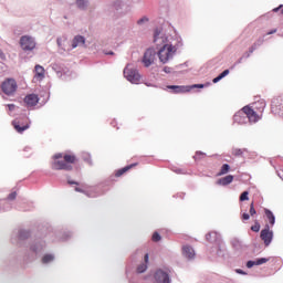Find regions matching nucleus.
I'll return each mask as SVG.
<instances>
[{
    "label": "nucleus",
    "mask_w": 283,
    "mask_h": 283,
    "mask_svg": "<svg viewBox=\"0 0 283 283\" xmlns=\"http://www.w3.org/2000/svg\"><path fill=\"white\" fill-rule=\"evenodd\" d=\"M148 21H149V18L144 17V18H142V19H139V20L137 21V24H138V25H143V23H147Z\"/></svg>",
    "instance_id": "f704fd0d"
},
{
    "label": "nucleus",
    "mask_w": 283,
    "mask_h": 283,
    "mask_svg": "<svg viewBox=\"0 0 283 283\" xmlns=\"http://www.w3.org/2000/svg\"><path fill=\"white\" fill-rule=\"evenodd\" d=\"M155 43H156V41H158V35L157 34H155Z\"/></svg>",
    "instance_id": "09e8293b"
},
{
    "label": "nucleus",
    "mask_w": 283,
    "mask_h": 283,
    "mask_svg": "<svg viewBox=\"0 0 283 283\" xmlns=\"http://www.w3.org/2000/svg\"><path fill=\"white\" fill-rule=\"evenodd\" d=\"M76 156L72 154L57 153L53 156L51 169L55 171H72L73 165L76 163Z\"/></svg>",
    "instance_id": "f257e3e1"
},
{
    "label": "nucleus",
    "mask_w": 283,
    "mask_h": 283,
    "mask_svg": "<svg viewBox=\"0 0 283 283\" xmlns=\"http://www.w3.org/2000/svg\"><path fill=\"white\" fill-rule=\"evenodd\" d=\"M76 3H77V8L82 10L87 7V1L85 0H77Z\"/></svg>",
    "instance_id": "c756f323"
},
{
    "label": "nucleus",
    "mask_w": 283,
    "mask_h": 283,
    "mask_svg": "<svg viewBox=\"0 0 283 283\" xmlns=\"http://www.w3.org/2000/svg\"><path fill=\"white\" fill-rule=\"evenodd\" d=\"M216 238H218V234L216 232H210V233L206 234V240L208 242H213V240H216Z\"/></svg>",
    "instance_id": "bb28decb"
},
{
    "label": "nucleus",
    "mask_w": 283,
    "mask_h": 283,
    "mask_svg": "<svg viewBox=\"0 0 283 283\" xmlns=\"http://www.w3.org/2000/svg\"><path fill=\"white\" fill-rule=\"evenodd\" d=\"M12 125L18 134H23L25 129H30V120L28 117H24L22 120L15 119L12 122Z\"/></svg>",
    "instance_id": "0eeeda50"
},
{
    "label": "nucleus",
    "mask_w": 283,
    "mask_h": 283,
    "mask_svg": "<svg viewBox=\"0 0 283 283\" xmlns=\"http://www.w3.org/2000/svg\"><path fill=\"white\" fill-rule=\"evenodd\" d=\"M258 105L259 106V112L260 114H262L264 112V107H266V103H264V101H259L255 104H253V106H244L243 107V112L245 114V117L248 118L249 123L254 124V123H259V120H262V115L258 114Z\"/></svg>",
    "instance_id": "f03ea898"
},
{
    "label": "nucleus",
    "mask_w": 283,
    "mask_h": 283,
    "mask_svg": "<svg viewBox=\"0 0 283 283\" xmlns=\"http://www.w3.org/2000/svg\"><path fill=\"white\" fill-rule=\"evenodd\" d=\"M283 14V6L281 4L279 8L273 9V12H280Z\"/></svg>",
    "instance_id": "e433bc0d"
},
{
    "label": "nucleus",
    "mask_w": 283,
    "mask_h": 283,
    "mask_svg": "<svg viewBox=\"0 0 283 283\" xmlns=\"http://www.w3.org/2000/svg\"><path fill=\"white\" fill-rule=\"evenodd\" d=\"M261 240L264 242L265 247H269L273 242V230L271 226L265 224L264 229L261 231Z\"/></svg>",
    "instance_id": "6e6552de"
},
{
    "label": "nucleus",
    "mask_w": 283,
    "mask_h": 283,
    "mask_svg": "<svg viewBox=\"0 0 283 283\" xmlns=\"http://www.w3.org/2000/svg\"><path fill=\"white\" fill-rule=\"evenodd\" d=\"M151 240L153 242H160V240H163V237H160V233L154 232Z\"/></svg>",
    "instance_id": "7c9ffc66"
},
{
    "label": "nucleus",
    "mask_w": 283,
    "mask_h": 283,
    "mask_svg": "<svg viewBox=\"0 0 283 283\" xmlns=\"http://www.w3.org/2000/svg\"><path fill=\"white\" fill-rule=\"evenodd\" d=\"M17 81L13 78L6 80L1 85V90L4 94H7V96L14 94V92H17Z\"/></svg>",
    "instance_id": "423d86ee"
},
{
    "label": "nucleus",
    "mask_w": 283,
    "mask_h": 283,
    "mask_svg": "<svg viewBox=\"0 0 283 283\" xmlns=\"http://www.w3.org/2000/svg\"><path fill=\"white\" fill-rule=\"evenodd\" d=\"M251 231L258 233L260 231V222L258 220L254 221V224L251 227Z\"/></svg>",
    "instance_id": "c85d7f7f"
},
{
    "label": "nucleus",
    "mask_w": 283,
    "mask_h": 283,
    "mask_svg": "<svg viewBox=\"0 0 283 283\" xmlns=\"http://www.w3.org/2000/svg\"><path fill=\"white\" fill-rule=\"evenodd\" d=\"M182 254L185 258H188V260H193V258H196V251L190 245H185L182 248Z\"/></svg>",
    "instance_id": "4468645a"
},
{
    "label": "nucleus",
    "mask_w": 283,
    "mask_h": 283,
    "mask_svg": "<svg viewBox=\"0 0 283 283\" xmlns=\"http://www.w3.org/2000/svg\"><path fill=\"white\" fill-rule=\"evenodd\" d=\"M202 158H207V154L202 151H197L196 155L193 156L195 160H202Z\"/></svg>",
    "instance_id": "cd10ccee"
},
{
    "label": "nucleus",
    "mask_w": 283,
    "mask_h": 283,
    "mask_svg": "<svg viewBox=\"0 0 283 283\" xmlns=\"http://www.w3.org/2000/svg\"><path fill=\"white\" fill-rule=\"evenodd\" d=\"M24 103L28 107H34L39 104V95L36 94H29L24 97Z\"/></svg>",
    "instance_id": "f8f14e48"
},
{
    "label": "nucleus",
    "mask_w": 283,
    "mask_h": 283,
    "mask_svg": "<svg viewBox=\"0 0 283 283\" xmlns=\"http://www.w3.org/2000/svg\"><path fill=\"white\" fill-rule=\"evenodd\" d=\"M244 200H249V191H243L240 196V201L244 202Z\"/></svg>",
    "instance_id": "473e14b6"
},
{
    "label": "nucleus",
    "mask_w": 283,
    "mask_h": 283,
    "mask_svg": "<svg viewBox=\"0 0 283 283\" xmlns=\"http://www.w3.org/2000/svg\"><path fill=\"white\" fill-rule=\"evenodd\" d=\"M143 264L137 266V273H145L147 271V264H149V254H145Z\"/></svg>",
    "instance_id": "aec40b11"
},
{
    "label": "nucleus",
    "mask_w": 283,
    "mask_h": 283,
    "mask_svg": "<svg viewBox=\"0 0 283 283\" xmlns=\"http://www.w3.org/2000/svg\"><path fill=\"white\" fill-rule=\"evenodd\" d=\"M224 76H229V70H224L220 75L212 80V83H220Z\"/></svg>",
    "instance_id": "5701e85b"
},
{
    "label": "nucleus",
    "mask_w": 283,
    "mask_h": 283,
    "mask_svg": "<svg viewBox=\"0 0 283 283\" xmlns=\"http://www.w3.org/2000/svg\"><path fill=\"white\" fill-rule=\"evenodd\" d=\"M137 166H138V164H136V163L125 166L124 168L115 171V177L120 178V176H124V174H127V171H129V169H134V167H137Z\"/></svg>",
    "instance_id": "a211bd4d"
},
{
    "label": "nucleus",
    "mask_w": 283,
    "mask_h": 283,
    "mask_svg": "<svg viewBox=\"0 0 283 283\" xmlns=\"http://www.w3.org/2000/svg\"><path fill=\"white\" fill-rule=\"evenodd\" d=\"M266 262H269V259L266 258L256 259L255 261H248L247 268L253 269V266H260L262 264H266Z\"/></svg>",
    "instance_id": "2eb2a0df"
},
{
    "label": "nucleus",
    "mask_w": 283,
    "mask_h": 283,
    "mask_svg": "<svg viewBox=\"0 0 283 283\" xmlns=\"http://www.w3.org/2000/svg\"><path fill=\"white\" fill-rule=\"evenodd\" d=\"M234 123H238V125H247V115L244 113V108L240 109L234 116H233Z\"/></svg>",
    "instance_id": "9b49d317"
},
{
    "label": "nucleus",
    "mask_w": 283,
    "mask_h": 283,
    "mask_svg": "<svg viewBox=\"0 0 283 283\" xmlns=\"http://www.w3.org/2000/svg\"><path fill=\"white\" fill-rule=\"evenodd\" d=\"M233 175H228L223 178H220L217 180V185H220L221 187H227V185H231L233 182Z\"/></svg>",
    "instance_id": "6ab92c4d"
},
{
    "label": "nucleus",
    "mask_w": 283,
    "mask_h": 283,
    "mask_svg": "<svg viewBox=\"0 0 283 283\" xmlns=\"http://www.w3.org/2000/svg\"><path fill=\"white\" fill-rule=\"evenodd\" d=\"M237 273H240V275H245L244 271L242 270H237Z\"/></svg>",
    "instance_id": "49530a36"
},
{
    "label": "nucleus",
    "mask_w": 283,
    "mask_h": 283,
    "mask_svg": "<svg viewBox=\"0 0 283 283\" xmlns=\"http://www.w3.org/2000/svg\"><path fill=\"white\" fill-rule=\"evenodd\" d=\"M75 191H77V193H85V190H83V189H81L78 187L75 188Z\"/></svg>",
    "instance_id": "ea45409f"
},
{
    "label": "nucleus",
    "mask_w": 283,
    "mask_h": 283,
    "mask_svg": "<svg viewBox=\"0 0 283 283\" xmlns=\"http://www.w3.org/2000/svg\"><path fill=\"white\" fill-rule=\"evenodd\" d=\"M250 218H251V214H249V213H247V212H244L243 214H242V217H241V220H250Z\"/></svg>",
    "instance_id": "c9c22d12"
},
{
    "label": "nucleus",
    "mask_w": 283,
    "mask_h": 283,
    "mask_svg": "<svg viewBox=\"0 0 283 283\" xmlns=\"http://www.w3.org/2000/svg\"><path fill=\"white\" fill-rule=\"evenodd\" d=\"M20 45L24 52H32L36 48V42H34V39L30 35H23L20 39Z\"/></svg>",
    "instance_id": "39448f33"
},
{
    "label": "nucleus",
    "mask_w": 283,
    "mask_h": 283,
    "mask_svg": "<svg viewBox=\"0 0 283 283\" xmlns=\"http://www.w3.org/2000/svg\"><path fill=\"white\" fill-rule=\"evenodd\" d=\"M112 125H113V127H116V122H113Z\"/></svg>",
    "instance_id": "8fccbe9b"
},
{
    "label": "nucleus",
    "mask_w": 283,
    "mask_h": 283,
    "mask_svg": "<svg viewBox=\"0 0 283 283\" xmlns=\"http://www.w3.org/2000/svg\"><path fill=\"white\" fill-rule=\"evenodd\" d=\"M232 154H233V156H242L244 154V150L240 149V148H234L232 150Z\"/></svg>",
    "instance_id": "2f4dec72"
},
{
    "label": "nucleus",
    "mask_w": 283,
    "mask_h": 283,
    "mask_svg": "<svg viewBox=\"0 0 283 283\" xmlns=\"http://www.w3.org/2000/svg\"><path fill=\"white\" fill-rule=\"evenodd\" d=\"M8 107L10 109V112H12V109H14L15 106H14V104H9Z\"/></svg>",
    "instance_id": "c03bdc74"
},
{
    "label": "nucleus",
    "mask_w": 283,
    "mask_h": 283,
    "mask_svg": "<svg viewBox=\"0 0 283 283\" xmlns=\"http://www.w3.org/2000/svg\"><path fill=\"white\" fill-rule=\"evenodd\" d=\"M156 61V51L154 49H148L144 53L143 63L145 67H149Z\"/></svg>",
    "instance_id": "1a4fd4ad"
},
{
    "label": "nucleus",
    "mask_w": 283,
    "mask_h": 283,
    "mask_svg": "<svg viewBox=\"0 0 283 283\" xmlns=\"http://www.w3.org/2000/svg\"><path fill=\"white\" fill-rule=\"evenodd\" d=\"M69 185H78V182L69 180Z\"/></svg>",
    "instance_id": "de8ad7c7"
},
{
    "label": "nucleus",
    "mask_w": 283,
    "mask_h": 283,
    "mask_svg": "<svg viewBox=\"0 0 283 283\" xmlns=\"http://www.w3.org/2000/svg\"><path fill=\"white\" fill-rule=\"evenodd\" d=\"M178 49L171 44H165L159 51L158 56L159 61L161 63H169L171 59H174V55L176 54Z\"/></svg>",
    "instance_id": "7ed1b4c3"
},
{
    "label": "nucleus",
    "mask_w": 283,
    "mask_h": 283,
    "mask_svg": "<svg viewBox=\"0 0 283 283\" xmlns=\"http://www.w3.org/2000/svg\"><path fill=\"white\" fill-rule=\"evenodd\" d=\"M36 81H43L45 78V69L39 64L35 65V75Z\"/></svg>",
    "instance_id": "f3484780"
},
{
    "label": "nucleus",
    "mask_w": 283,
    "mask_h": 283,
    "mask_svg": "<svg viewBox=\"0 0 283 283\" xmlns=\"http://www.w3.org/2000/svg\"><path fill=\"white\" fill-rule=\"evenodd\" d=\"M54 260V255L52 254H45L43 258H42V263L43 264H49V262H52Z\"/></svg>",
    "instance_id": "a878e982"
},
{
    "label": "nucleus",
    "mask_w": 283,
    "mask_h": 283,
    "mask_svg": "<svg viewBox=\"0 0 283 283\" xmlns=\"http://www.w3.org/2000/svg\"><path fill=\"white\" fill-rule=\"evenodd\" d=\"M266 262H269V259L266 258L256 259L255 261H248L247 268L253 269V266H260L262 264H266Z\"/></svg>",
    "instance_id": "dca6fc26"
},
{
    "label": "nucleus",
    "mask_w": 283,
    "mask_h": 283,
    "mask_svg": "<svg viewBox=\"0 0 283 283\" xmlns=\"http://www.w3.org/2000/svg\"><path fill=\"white\" fill-rule=\"evenodd\" d=\"M228 171H231V166H229V164H223L218 176H224Z\"/></svg>",
    "instance_id": "b1692460"
},
{
    "label": "nucleus",
    "mask_w": 283,
    "mask_h": 283,
    "mask_svg": "<svg viewBox=\"0 0 283 283\" xmlns=\"http://www.w3.org/2000/svg\"><path fill=\"white\" fill-rule=\"evenodd\" d=\"M124 76L129 83H134L135 85L140 83V73H138V70L136 69L129 67V65L124 69Z\"/></svg>",
    "instance_id": "20e7f679"
},
{
    "label": "nucleus",
    "mask_w": 283,
    "mask_h": 283,
    "mask_svg": "<svg viewBox=\"0 0 283 283\" xmlns=\"http://www.w3.org/2000/svg\"><path fill=\"white\" fill-rule=\"evenodd\" d=\"M275 32H277V29H273L272 31L268 32V36L271 35V34H275Z\"/></svg>",
    "instance_id": "79ce46f5"
},
{
    "label": "nucleus",
    "mask_w": 283,
    "mask_h": 283,
    "mask_svg": "<svg viewBox=\"0 0 283 283\" xmlns=\"http://www.w3.org/2000/svg\"><path fill=\"white\" fill-rule=\"evenodd\" d=\"M262 43H264V40H258V42H255V43L249 49L250 54H253V52H255V50H258V45H262Z\"/></svg>",
    "instance_id": "393cba45"
},
{
    "label": "nucleus",
    "mask_w": 283,
    "mask_h": 283,
    "mask_svg": "<svg viewBox=\"0 0 283 283\" xmlns=\"http://www.w3.org/2000/svg\"><path fill=\"white\" fill-rule=\"evenodd\" d=\"M14 198H17V192L9 195V200H14Z\"/></svg>",
    "instance_id": "58836bf2"
},
{
    "label": "nucleus",
    "mask_w": 283,
    "mask_h": 283,
    "mask_svg": "<svg viewBox=\"0 0 283 283\" xmlns=\"http://www.w3.org/2000/svg\"><path fill=\"white\" fill-rule=\"evenodd\" d=\"M168 90H172V94H185V92H190L188 86L168 85Z\"/></svg>",
    "instance_id": "ddd939ff"
},
{
    "label": "nucleus",
    "mask_w": 283,
    "mask_h": 283,
    "mask_svg": "<svg viewBox=\"0 0 283 283\" xmlns=\"http://www.w3.org/2000/svg\"><path fill=\"white\" fill-rule=\"evenodd\" d=\"M28 235H30V233L25 231L20 233V238H28Z\"/></svg>",
    "instance_id": "4c0bfd02"
},
{
    "label": "nucleus",
    "mask_w": 283,
    "mask_h": 283,
    "mask_svg": "<svg viewBox=\"0 0 283 283\" xmlns=\"http://www.w3.org/2000/svg\"><path fill=\"white\" fill-rule=\"evenodd\" d=\"M255 213H258V211H255V205L252 201L250 205V216L253 218V216H255Z\"/></svg>",
    "instance_id": "72a5a7b5"
},
{
    "label": "nucleus",
    "mask_w": 283,
    "mask_h": 283,
    "mask_svg": "<svg viewBox=\"0 0 283 283\" xmlns=\"http://www.w3.org/2000/svg\"><path fill=\"white\" fill-rule=\"evenodd\" d=\"M264 214L266 220H269L270 227H273L275 224V214L269 209H264Z\"/></svg>",
    "instance_id": "412c9836"
},
{
    "label": "nucleus",
    "mask_w": 283,
    "mask_h": 283,
    "mask_svg": "<svg viewBox=\"0 0 283 283\" xmlns=\"http://www.w3.org/2000/svg\"><path fill=\"white\" fill-rule=\"evenodd\" d=\"M78 45H85V38L82 36V35H76L74 39H73V42H72V48H78Z\"/></svg>",
    "instance_id": "4be33fe9"
},
{
    "label": "nucleus",
    "mask_w": 283,
    "mask_h": 283,
    "mask_svg": "<svg viewBox=\"0 0 283 283\" xmlns=\"http://www.w3.org/2000/svg\"><path fill=\"white\" fill-rule=\"evenodd\" d=\"M164 72H166V74H169V72H171V69L168 67V66H165V67H164Z\"/></svg>",
    "instance_id": "a19ab883"
},
{
    "label": "nucleus",
    "mask_w": 283,
    "mask_h": 283,
    "mask_svg": "<svg viewBox=\"0 0 283 283\" xmlns=\"http://www.w3.org/2000/svg\"><path fill=\"white\" fill-rule=\"evenodd\" d=\"M0 59H6V54H3V51L0 50Z\"/></svg>",
    "instance_id": "a18cd8bd"
},
{
    "label": "nucleus",
    "mask_w": 283,
    "mask_h": 283,
    "mask_svg": "<svg viewBox=\"0 0 283 283\" xmlns=\"http://www.w3.org/2000/svg\"><path fill=\"white\" fill-rule=\"evenodd\" d=\"M192 87H199L200 90H202V87H205V84H195Z\"/></svg>",
    "instance_id": "37998d69"
},
{
    "label": "nucleus",
    "mask_w": 283,
    "mask_h": 283,
    "mask_svg": "<svg viewBox=\"0 0 283 283\" xmlns=\"http://www.w3.org/2000/svg\"><path fill=\"white\" fill-rule=\"evenodd\" d=\"M155 281L157 283H170L169 272H165L164 270H157L155 273Z\"/></svg>",
    "instance_id": "9d476101"
}]
</instances>
